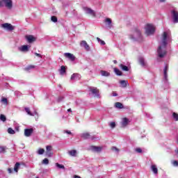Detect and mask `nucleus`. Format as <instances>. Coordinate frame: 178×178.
Segmentation results:
<instances>
[{
  "label": "nucleus",
  "mask_w": 178,
  "mask_h": 178,
  "mask_svg": "<svg viewBox=\"0 0 178 178\" xmlns=\"http://www.w3.org/2000/svg\"><path fill=\"white\" fill-rule=\"evenodd\" d=\"M172 41V35H170V31H164L162 35L161 42L157 49L158 55L159 58H163L166 55V45L168 42Z\"/></svg>",
  "instance_id": "f257e3e1"
},
{
  "label": "nucleus",
  "mask_w": 178,
  "mask_h": 178,
  "mask_svg": "<svg viewBox=\"0 0 178 178\" xmlns=\"http://www.w3.org/2000/svg\"><path fill=\"white\" fill-rule=\"evenodd\" d=\"M129 38L134 41H143V36L141 35V31L140 30H136L133 35H129Z\"/></svg>",
  "instance_id": "f03ea898"
},
{
  "label": "nucleus",
  "mask_w": 178,
  "mask_h": 178,
  "mask_svg": "<svg viewBox=\"0 0 178 178\" xmlns=\"http://www.w3.org/2000/svg\"><path fill=\"white\" fill-rule=\"evenodd\" d=\"M145 31L146 35H152L155 33V26L152 24H147L145 26Z\"/></svg>",
  "instance_id": "7ed1b4c3"
},
{
  "label": "nucleus",
  "mask_w": 178,
  "mask_h": 178,
  "mask_svg": "<svg viewBox=\"0 0 178 178\" xmlns=\"http://www.w3.org/2000/svg\"><path fill=\"white\" fill-rule=\"evenodd\" d=\"M6 6L7 9H12L13 8V1L12 0H0V8Z\"/></svg>",
  "instance_id": "20e7f679"
},
{
  "label": "nucleus",
  "mask_w": 178,
  "mask_h": 178,
  "mask_svg": "<svg viewBox=\"0 0 178 178\" xmlns=\"http://www.w3.org/2000/svg\"><path fill=\"white\" fill-rule=\"evenodd\" d=\"M1 27L8 31H13V30H15V26L9 23L2 24Z\"/></svg>",
  "instance_id": "39448f33"
},
{
  "label": "nucleus",
  "mask_w": 178,
  "mask_h": 178,
  "mask_svg": "<svg viewBox=\"0 0 178 178\" xmlns=\"http://www.w3.org/2000/svg\"><path fill=\"white\" fill-rule=\"evenodd\" d=\"M83 10L86 12V13H87V15H90V16L95 17L96 14H95V11H94V10H92L88 7H84Z\"/></svg>",
  "instance_id": "423d86ee"
},
{
  "label": "nucleus",
  "mask_w": 178,
  "mask_h": 178,
  "mask_svg": "<svg viewBox=\"0 0 178 178\" xmlns=\"http://www.w3.org/2000/svg\"><path fill=\"white\" fill-rule=\"evenodd\" d=\"M89 90L95 95V97H99V90H98V88L95 87H90Z\"/></svg>",
  "instance_id": "0eeeda50"
},
{
  "label": "nucleus",
  "mask_w": 178,
  "mask_h": 178,
  "mask_svg": "<svg viewBox=\"0 0 178 178\" xmlns=\"http://www.w3.org/2000/svg\"><path fill=\"white\" fill-rule=\"evenodd\" d=\"M171 15L174 20V23H178V12L175 10L171 11Z\"/></svg>",
  "instance_id": "6e6552de"
},
{
  "label": "nucleus",
  "mask_w": 178,
  "mask_h": 178,
  "mask_svg": "<svg viewBox=\"0 0 178 178\" xmlns=\"http://www.w3.org/2000/svg\"><path fill=\"white\" fill-rule=\"evenodd\" d=\"M26 40L29 42V44H31V42H34L37 40L35 37H33L32 35H27L25 36Z\"/></svg>",
  "instance_id": "1a4fd4ad"
},
{
  "label": "nucleus",
  "mask_w": 178,
  "mask_h": 178,
  "mask_svg": "<svg viewBox=\"0 0 178 178\" xmlns=\"http://www.w3.org/2000/svg\"><path fill=\"white\" fill-rule=\"evenodd\" d=\"M80 46L83 47L86 51H90V45H88L86 40L81 41Z\"/></svg>",
  "instance_id": "9d476101"
},
{
  "label": "nucleus",
  "mask_w": 178,
  "mask_h": 178,
  "mask_svg": "<svg viewBox=\"0 0 178 178\" xmlns=\"http://www.w3.org/2000/svg\"><path fill=\"white\" fill-rule=\"evenodd\" d=\"M33 131H34V130L33 129H26L24 130V136L26 137H30V136H31V134H33Z\"/></svg>",
  "instance_id": "9b49d317"
},
{
  "label": "nucleus",
  "mask_w": 178,
  "mask_h": 178,
  "mask_svg": "<svg viewBox=\"0 0 178 178\" xmlns=\"http://www.w3.org/2000/svg\"><path fill=\"white\" fill-rule=\"evenodd\" d=\"M64 56H65V58H67L68 59H70V60H72V62L73 60H74V59H76V57H74V55L70 53H65L64 54Z\"/></svg>",
  "instance_id": "f8f14e48"
},
{
  "label": "nucleus",
  "mask_w": 178,
  "mask_h": 178,
  "mask_svg": "<svg viewBox=\"0 0 178 178\" xmlns=\"http://www.w3.org/2000/svg\"><path fill=\"white\" fill-rule=\"evenodd\" d=\"M168 70H169V66L165 65L163 70L164 80H165V81H168Z\"/></svg>",
  "instance_id": "ddd939ff"
},
{
  "label": "nucleus",
  "mask_w": 178,
  "mask_h": 178,
  "mask_svg": "<svg viewBox=\"0 0 178 178\" xmlns=\"http://www.w3.org/2000/svg\"><path fill=\"white\" fill-rule=\"evenodd\" d=\"M81 79V75L74 73L71 76V80H80Z\"/></svg>",
  "instance_id": "4468645a"
},
{
  "label": "nucleus",
  "mask_w": 178,
  "mask_h": 178,
  "mask_svg": "<svg viewBox=\"0 0 178 178\" xmlns=\"http://www.w3.org/2000/svg\"><path fill=\"white\" fill-rule=\"evenodd\" d=\"M91 149H92V151H94V152H101L102 151V147H97V146H92Z\"/></svg>",
  "instance_id": "2eb2a0df"
},
{
  "label": "nucleus",
  "mask_w": 178,
  "mask_h": 178,
  "mask_svg": "<svg viewBox=\"0 0 178 178\" xmlns=\"http://www.w3.org/2000/svg\"><path fill=\"white\" fill-rule=\"evenodd\" d=\"M19 51H21V52H27L29 51V46L27 45H23L18 48Z\"/></svg>",
  "instance_id": "dca6fc26"
},
{
  "label": "nucleus",
  "mask_w": 178,
  "mask_h": 178,
  "mask_svg": "<svg viewBox=\"0 0 178 178\" xmlns=\"http://www.w3.org/2000/svg\"><path fill=\"white\" fill-rule=\"evenodd\" d=\"M151 170L154 175H158V167L156 165H151Z\"/></svg>",
  "instance_id": "f3484780"
},
{
  "label": "nucleus",
  "mask_w": 178,
  "mask_h": 178,
  "mask_svg": "<svg viewBox=\"0 0 178 178\" xmlns=\"http://www.w3.org/2000/svg\"><path fill=\"white\" fill-rule=\"evenodd\" d=\"M46 154L47 155V156H51V151H52V146L51 145H47L46 147Z\"/></svg>",
  "instance_id": "a211bd4d"
},
{
  "label": "nucleus",
  "mask_w": 178,
  "mask_h": 178,
  "mask_svg": "<svg viewBox=\"0 0 178 178\" xmlns=\"http://www.w3.org/2000/svg\"><path fill=\"white\" fill-rule=\"evenodd\" d=\"M120 84H121L123 88H126L127 87V84H129V81L122 80V81H120Z\"/></svg>",
  "instance_id": "6ab92c4d"
},
{
  "label": "nucleus",
  "mask_w": 178,
  "mask_h": 178,
  "mask_svg": "<svg viewBox=\"0 0 178 178\" xmlns=\"http://www.w3.org/2000/svg\"><path fill=\"white\" fill-rule=\"evenodd\" d=\"M127 124H129V119H127V118H123L122 122V127H126Z\"/></svg>",
  "instance_id": "aec40b11"
},
{
  "label": "nucleus",
  "mask_w": 178,
  "mask_h": 178,
  "mask_svg": "<svg viewBox=\"0 0 178 178\" xmlns=\"http://www.w3.org/2000/svg\"><path fill=\"white\" fill-rule=\"evenodd\" d=\"M100 74L102 76H104V77H108V76H111V74L108 72L104 71V70L100 71Z\"/></svg>",
  "instance_id": "412c9836"
},
{
  "label": "nucleus",
  "mask_w": 178,
  "mask_h": 178,
  "mask_svg": "<svg viewBox=\"0 0 178 178\" xmlns=\"http://www.w3.org/2000/svg\"><path fill=\"white\" fill-rule=\"evenodd\" d=\"M104 22L108 24V27H112V19L111 18H106Z\"/></svg>",
  "instance_id": "4be33fe9"
},
{
  "label": "nucleus",
  "mask_w": 178,
  "mask_h": 178,
  "mask_svg": "<svg viewBox=\"0 0 178 178\" xmlns=\"http://www.w3.org/2000/svg\"><path fill=\"white\" fill-rule=\"evenodd\" d=\"M65 73H66V67L62 65L60 70V74H61V76H63Z\"/></svg>",
  "instance_id": "5701e85b"
},
{
  "label": "nucleus",
  "mask_w": 178,
  "mask_h": 178,
  "mask_svg": "<svg viewBox=\"0 0 178 178\" xmlns=\"http://www.w3.org/2000/svg\"><path fill=\"white\" fill-rule=\"evenodd\" d=\"M19 168H20V163H16L14 166V172H15V173H17Z\"/></svg>",
  "instance_id": "b1692460"
},
{
  "label": "nucleus",
  "mask_w": 178,
  "mask_h": 178,
  "mask_svg": "<svg viewBox=\"0 0 178 178\" xmlns=\"http://www.w3.org/2000/svg\"><path fill=\"white\" fill-rule=\"evenodd\" d=\"M139 62L142 66L143 67L147 66V63H145V60H144V58L143 57L139 58Z\"/></svg>",
  "instance_id": "393cba45"
},
{
  "label": "nucleus",
  "mask_w": 178,
  "mask_h": 178,
  "mask_svg": "<svg viewBox=\"0 0 178 178\" xmlns=\"http://www.w3.org/2000/svg\"><path fill=\"white\" fill-rule=\"evenodd\" d=\"M120 69L124 70V72H129V67L128 66H126L123 64H120Z\"/></svg>",
  "instance_id": "a878e982"
},
{
  "label": "nucleus",
  "mask_w": 178,
  "mask_h": 178,
  "mask_svg": "<svg viewBox=\"0 0 178 178\" xmlns=\"http://www.w3.org/2000/svg\"><path fill=\"white\" fill-rule=\"evenodd\" d=\"M68 154L71 156H76V155L77 154V150H75V149L70 150L68 152Z\"/></svg>",
  "instance_id": "bb28decb"
},
{
  "label": "nucleus",
  "mask_w": 178,
  "mask_h": 178,
  "mask_svg": "<svg viewBox=\"0 0 178 178\" xmlns=\"http://www.w3.org/2000/svg\"><path fill=\"white\" fill-rule=\"evenodd\" d=\"M115 106L118 109H123V104L120 102H116Z\"/></svg>",
  "instance_id": "cd10ccee"
},
{
  "label": "nucleus",
  "mask_w": 178,
  "mask_h": 178,
  "mask_svg": "<svg viewBox=\"0 0 178 178\" xmlns=\"http://www.w3.org/2000/svg\"><path fill=\"white\" fill-rule=\"evenodd\" d=\"M82 138H84V140H87L90 138V136L88 133H85L81 135Z\"/></svg>",
  "instance_id": "c85d7f7f"
},
{
  "label": "nucleus",
  "mask_w": 178,
  "mask_h": 178,
  "mask_svg": "<svg viewBox=\"0 0 178 178\" xmlns=\"http://www.w3.org/2000/svg\"><path fill=\"white\" fill-rule=\"evenodd\" d=\"M114 72L117 76H122V71H120L119 69L114 68Z\"/></svg>",
  "instance_id": "c756f323"
},
{
  "label": "nucleus",
  "mask_w": 178,
  "mask_h": 178,
  "mask_svg": "<svg viewBox=\"0 0 178 178\" xmlns=\"http://www.w3.org/2000/svg\"><path fill=\"white\" fill-rule=\"evenodd\" d=\"M172 118L175 122H178V114L177 113H173Z\"/></svg>",
  "instance_id": "7c9ffc66"
},
{
  "label": "nucleus",
  "mask_w": 178,
  "mask_h": 178,
  "mask_svg": "<svg viewBox=\"0 0 178 178\" xmlns=\"http://www.w3.org/2000/svg\"><path fill=\"white\" fill-rule=\"evenodd\" d=\"M42 165H49V160L46 158V159L42 160Z\"/></svg>",
  "instance_id": "2f4dec72"
},
{
  "label": "nucleus",
  "mask_w": 178,
  "mask_h": 178,
  "mask_svg": "<svg viewBox=\"0 0 178 178\" xmlns=\"http://www.w3.org/2000/svg\"><path fill=\"white\" fill-rule=\"evenodd\" d=\"M56 166L58 168V169H65V165H62V164H59L58 163H56Z\"/></svg>",
  "instance_id": "473e14b6"
},
{
  "label": "nucleus",
  "mask_w": 178,
  "mask_h": 178,
  "mask_svg": "<svg viewBox=\"0 0 178 178\" xmlns=\"http://www.w3.org/2000/svg\"><path fill=\"white\" fill-rule=\"evenodd\" d=\"M25 111L28 113V115H29L30 116H34V115L31 113V111H30L29 108H25Z\"/></svg>",
  "instance_id": "72a5a7b5"
},
{
  "label": "nucleus",
  "mask_w": 178,
  "mask_h": 178,
  "mask_svg": "<svg viewBox=\"0 0 178 178\" xmlns=\"http://www.w3.org/2000/svg\"><path fill=\"white\" fill-rule=\"evenodd\" d=\"M0 120H1V122H6V117L3 114H1L0 115Z\"/></svg>",
  "instance_id": "f704fd0d"
},
{
  "label": "nucleus",
  "mask_w": 178,
  "mask_h": 178,
  "mask_svg": "<svg viewBox=\"0 0 178 178\" xmlns=\"http://www.w3.org/2000/svg\"><path fill=\"white\" fill-rule=\"evenodd\" d=\"M8 133L9 134H15V133H16V131H15V130H13V129H12V128H8Z\"/></svg>",
  "instance_id": "c9c22d12"
},
{
  "label": "nucleus",
  "mask_w": 178,
  "mask_h": 178,
  "mask_svg": "<svg viewBox=\"0 0 178 178\" xmlns=\"http://www.w3.org/2000/svg\"><path fill=\"white\" fill-rule=\"evenodd\" d=\"M45 152V150L44 149H39L38 150V155H42Z\"/></svg>",
  "instance_id": "e433bc0d"
},
{
  "label": "nucleus",
  "mask_w": 178,
  "mask_h": 178,
  "mask_svg": "<svg viewBox=\"0 0 178 178\" xmlns=\"http://www.w3.org/2000/svg\"><path fill=\"white\" fill-rule=\"evenodd\" d=\"M51 20L54 23H56V22H58V18L56 16H52Z\"/></svg>",
  "instance_id": "4c0bfd02"
},
{
  "label": "nucleus",
  "mask_w": 178,
  "mask_h": 178,
  "mask_svg": "<svg viewBox=\"0 0 178 178\" xmlns=\"http://www.w3.org/2000/svg\"><path fill=\"white\" fill-rule=\"evenodd\" d=\"M98 42H100L101 45H105V41L101 40L99 38H97Z\"/></svg>",
  "instance_id": "58836bf2"
},
{
  "label": "nucleus",
  "mask_w": 178,
  "mask_h": 178,
  "mask_svg": "<svg viewBox=\"0 0 178 178\" xmlns=\"http://www.w3.org/2000/svg\"><path fill=\"white\" fill-rule=\"evenodd\" d=\"M109 126L111 127V129H115L116 127V123L115 122H110Z\"/></svg>",
  "instance_id": "ea45409f"
},
{
  "label": "nucleus",
  "mask_w": 178,
  "mask_h": 178,
  "mask_svg": "<svg viewBox=\"0 0 178 178\" xmlns=\"http://www.w3.org/2000/svg\"><path fill=\"white\" fill-rule=\"evenodd\" d=\"M1 102H3L5 104V105H8V99L3 97L1 99Z\"/></svg>",
  "instance_id": "a19ab883"
},
{
  "label": "nucleus",
  "mask_w": 178,
  "mask_h": 178,
  "mask_svg": "<svg viewBox=\"0 0 178 178\" xmlns=\"http://www.w3.org/2000/svg\"><path fill=\"white\" fill-rule=\"evenodd\" d=\"M7 170H8V172L10 175H12V173H13V172H15V170L10 168H8Z\"/></svg>",
  "instance_id": "79ce46f5"
},
{
  "label": "nucleus",
  "mask_w": 178,
  "mask_h": 178,
  "mask_svg": "<svg viewBox=\"0 0 178 178\" xmlns=\"http://www.w3.org/2000/svg\"><path fill=\"white\" fill-rule=\"evenodd\" d=\"M173 166L177 167L178 166V161H173L172 162Z\"/></svg>",
  "instance_id": "37998d69"
},
{
  "label": "nucleus",
  "mask_w": 178,
  "mask_h": 178,
  "mask_svg": "<svg viewBox=\"0 0 178 178\" xmlns=\"http://www.w3.org/2000/svg\"><path fill=\"white\" fill-rule=\"evenodd\" d=\"M136 152L138 154H141V152H143V149H141V148H136Z\"/></svg>",
  "instance_id": "c03bdc74"
},
{
  "label": "nucleus",
  "mask_w": 178,
  "mask_h": 178,
  "mask_svg": "<svg viewBox=\"0 0 178 178\" xmlns=\"http://www.w3.org/2000/svg\"><path fill=\"white\" fill-rule=\"evenodd\" d=\"M111 149L112 151H115V152H119V149H118L116 147H113Z\"/></svg>",
  "instance_id": "a18cd8bd"
},
{
  "label": "nucleus",
  "mask_w": 178,
  "mask_h": 178,
  "mask_svg": "<svg viewBox=\"0 0 178 178\" xmlns=\"http://www.w3.org/2000/svg\"><path fill=\"white\" fill-rule=\"evenodd\" d=\"M31 69H34V65H29L26 68V70H30Z\"/></svg>",
  "instance_id": "49530a36"
},
{
  "label": "nucleus",
  "mask_w": 178,
  "mask_h": 178,
  "mask_svg": "<svg viewBox=\"0 0 178 178\" xmlns=\"http://www.w3.org/2000/svg\"><path fill=\"white\" fill-rule=\"evenodd\" d=\"M63 97L60 96L58 98V102H61V101H63Z\"/></svg>",
  "instance_id": "de8ad7c7"
},
{
  "label": "nucleus",
  "mask_w": 178,
  "mask_h": 178,
  "mask_svg": "<svg viewBox=\"0 0 178 178\" xmlns=\"http://www.w3.org/2000/svg\"><path fill=\"white\" fill-rule=\"evenodd\" d=\"M35 56H38V58H42V56H41L40 54L35 53Z\"/></svg>",
  "instance_id": "09e8293b"
},
{
  "label": "nucleus",
  "mask_w": 178,
  "mask_h": 178,
  "mask_svg": "<svg viewBox=\"0 0 178 178\" xmlns=\"http://www.w3.org/2000/svg\"><path fill=\"white\" fill-rule=\"evenodd\" d=\"M3 151H5V147H0V152H3Z\"/></svg>",
  "instance_id": "8fccbe9b"
},
{
  "label": "nucleus",
  "mask_w": 178,
  "mask_h": 178,
  "mask_svg": "<svg viewBox=\"0 0 178 178\" xmlns=\"http://www.w3.org/2000/svg\"><path fill=\"white\" fill-rule=\"evenodd\" d=\"M113 97H118V94L116 92H113Z\"/></svg>",
  "instance_id": "3c124183"
},
{
  "label": "nucleus",
  "mask_w": 178,
  "mask_h": 178,
  "mask_svg": "<svg viewBox=\"0 0 178 178\" xmlns=\"http://www.w3.org/2000/svg\"><path fill=\"white\" fill-rule=\"evenodd\" d=\"M65 133H67V134H72V132L70 131H65Z\"/></svg>",
  "instance_id": "603ef678"
},
{
  "label": "nucleus",
  "mask_w": 178,
  "mask_h": 178,
  "mask_svg": "<svg viewBox=\"0 0 178 178\" xmlns=\"http://www.w3.org/2000/svg\"><path fill=\"white\" fill-rule=\"evenodd\" d=\"M74 178H81V177H80V176H79V175H74Z\"/></svg>",
  "instance_id": "864d4df0"
},
{
  "label": "nucleus",
  "mask_w": 178,
  "mask_h": 178,
  "mask_svg": "<svg viewBox=\"0 0 178 178\" xmlns=\"http://www.w3.org/2000/svg\"><path fill=\"white\" fill-rule=\"evenodd\" d=\"M67 112H72V108H69V109L67 110Z\"/></svg>",
  "instance_id": "5fc2aeb1"
},
{
  "label": "nucleus",
  "mask_w": 178,
  "mask_h": 178,
  "mask_svg": "<svg viewBox=\"0 0 178 178\" xmlns=\"http://www.w3.org/2000/svg\"><path fill=\"white\" fill-rule=\"evenodd\" d=\"M165 0H159L160 2H165Z\"/></svg>",
  "instance_id": "6e6d98bb"
},
{
  "label": "nucleus",
  "mask_w": 178,
  "mask_h": 178,
  "mask_svg": "<svg viewBox=\"0 0 178 178\" xmlns=\"http://www.w3.org/2000/svg\"><path fill=\"white\" fill-rule=\"evenodd\" d=\"M113 62L114 63H118V61L116 60H115Z\"/></svg>",
  "instance_id": "4d7b16f0"
},
{
  "label": "nucleus",
  "mask_w": 178,
  "mask_h": 178,
  "mask_svg": "<svg viewBox=\"0 0 178 178\" xmlns=\"http://www.w3.org/2000/svg\"><path fill=\"white\" fill-rule=\"evenodd\" d=\"M176 154H178V149L175 151Z\"/></svg>",
  "instance_id": "13d9d810"
},
{
  "label": "nucleus",
  "mask_w": 178,
  "mask_h": 178,
  "mask_svg": "<svg viewBox=\"0 0 178 178\" xmlns=\"http://www.w3.org/2000/svg\"><path fill=\"white\" fill-rule=\"evenodd\" d=\"M35 115H37V111H35Z\"/></svg>",
  "instance_id": "bf43d9fd"
},
{
  "label": "nucleus",
  "mask_w": 178,
  "mask_h": 178,
  "mask_svg": "<svg viewBox=\"0 0 178 178\" xmlns=\"http://www.w3.org/2000/svg\"><path fill=\"white\" fill-rule=\"evenodd\" d=\"M36 178H38V177H36Z\"/></svg>",
  "instance_id": "052dcab7"
}]
</instances>
